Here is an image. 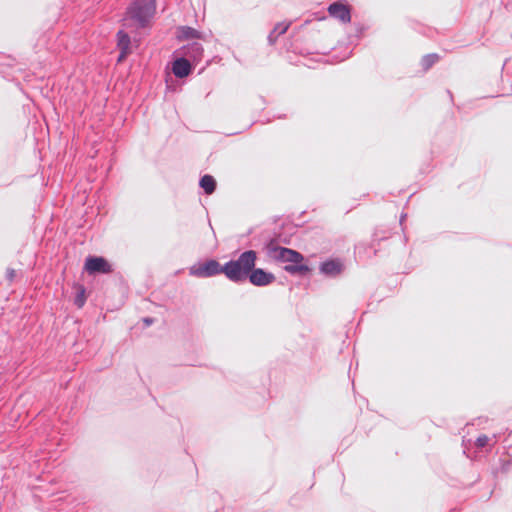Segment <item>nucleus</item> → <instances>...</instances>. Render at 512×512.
<instances>
[{"instance_id": "1", "label": "nucleus", "mask_w": 512, "mask_h": 512, "mask_svg": "<svg viewBox=\"0 0 512 512\" xmlns=\"http://www.w3.org/2000/svg\"><path fill=\"white\" fill-rule=\"evenodd\" d=\"M265 251L269 258L279 262L289 263L284 267V270L290 274L305 275L310 271L307 265L301 263L304 259L301 253L279 246L275 240H270L265 245Z\"/></svg>"}, {"instance_id": "2", "label": "nucleus", "mask_w": 512, "mask_h": 512, "mask_svg": "<svg viewBox=\"0 0 512 512\" xmlns=\"http://www.w3.org/2000/svg\"><path fill=\"white\" fill-rule=\"evenodd\" d=\"M156 11L155 0H134L127 8L123 18V26L126 28H146Z\"/></svg>"}, {"instance_id": "3", "label": "nucleus", "mask_w": 512, "mask_h": 512, "mask_svg": "<svg viewBox=\"0 0 512 512\" xmlns=\"http://www.w3.org/2000/svg\"><path fill=\"white\" fill-rule=\"evenodd\" d=\"M257 253L254 250L242 252L235 260L223 265L222 272L231 282L242 283L247 280L249 273L255 267Z\"/></svg>"}, {"instance_id": "4", "label": "nucleus", "mask_w": 512, "mask_h": 512, "mask_svg": "<svg viewBox=\"0 0 512 512\" xmlns=\"http://www.w3.org/2000/svg\"><path fill=\"white\" fill-rule=\"evenodd\" d=\"M222 268L223 266L218 261L211 259L190 267L189 274L198 278H209L221 273L223 274Z\"/></svg>"}, {"instance_id": "5", "label": "nucleus", "mask_w": 512, "mask_h": 512, "mask_svg": "<svg viewBox=\"0 0 512 512\" xmlns=\"http://www.w3.org/2000/svg\"><path fill=\"white\" fill-rule=\"evenodd\" d=\"M84 268L90 275L109 274L112 272L111 264L101 256H88L85 260Z\"/></svg>"}, {"instance_id": "6", "label": "nucleus", "mask_w": 512, "mask_h": 512, "mask_svg": "<svg viewBox=\"0 0 512 512\" xmlns=\"http://www.w3.org/2000/svg\"><path fill=\"white\" fill-rule=\"evenodd\" d=\"M249 282L257 287H265L272 284L276 277L273 273L262 268H253L247 278Z\"/></svg>"}, {"instance_id": "7", "label": "nucleus", "mask_w": 512, "mask_h": 512, "mask_svg": "<svg viewBox=\"0 0 512 512\" xmlns=\"http://www.w3.org/2000/svg\"><path fill=\"white\" fill-rule=\"evenodd\" d=\"M328 13L331 17L342 23H349L351 21V12L349 7L340 1L330 4L328 7Z\"/></svg>"}, {"instance_id": "8", "label": "nucleus", "mask_w": 512, "mask_h": 512, "mask_svg": "<svg viewBox=\"0 0 512 512\" xmlns=\"http://www.w3.org/2000/svg\"><path fill=\"white\" fill-rule=\"evenodd\" d=\"M319 270L327 277H336L342 273L343 263L339 259L327 260L320 264Z\"/></svg>"}, {"instance_id": "9", "label": "nucleus", "mask_w": 512, "mask_h": 512, "mask_svg": "<svg viewBox=\"0 0 512 512\" xmlns=\"http://www.w3.org/2000/svg\"><path fill=\"white\" fill-rule=\"evenodd\" d=\"M130 44H131L130 36L123 30L118 31L117 46L120 49V55L118 57V62H122L131 53Z\"/></svg>"}, {"instance_id": "10", "label": "nucleus", "mask_w": 512, "mask_h": 512, "mask_svg": "<svg viewBox=\"0 0 512 512\" xmlns=\"http://www.w3.org/2000/svg\"><path fill=\"white\" fill-rule=\"evenodd\" d=\"M192 67L185 57L176 59L172 65V72L178 78H185L191 73Z\"/></svg>"}, {"instance_id": "11", "label": "nucleus", "mask_w": 512, "mask_h": 512, "mask_svg": "<svg viewBox=\"0 0 512 512\" xmlns=\"http://www.w3.org/2000/svg\"><path fill=\"white\" fill-rule=\"evenodd\" d=\"M183 54L193 61H200L203 55V47L199 42L189 43L183 48Z\"/></svg>"}, {"instance_id": "12", "label": "nucleus", "mask_w": 512, "mask_h": 512, "mask_svg": "<svg viewBox=\"0 0 512 512\" xmlns=\"http://www.w3.org/2000/svg\"><path fill=\"white\" fill-rule=\"evenodd\" d=\"M199 185L206 194L210 195L216 189V180L213 176L206 174L201 177Z\"/></svg>"}, {"instance_id": "13", "label": "nucleus", "mask_w": 512, "mask_h": 512, "mask_svg": "<svg viewBox=\"0 0 512 512\" xmlns=\"http://www.w3.org/2000/svg\"><path fill=\"white\" fill-rule=\"evenodd\" d=\"M178 38L180 40L200 39L201 33L192 27L184 26L180 28Z\"/></svg>"}, {"instance_id": "14", "label": "nucleus", "mask_w": 512, "mask_h": 512, "mask_svg": "<svg viewBox=\"0 0 512 512\" xmlns=\"http://www.w3.org/2000/svg\"><path fill=\"white\" fill-rule=\"evenodd\" d=\"M496 443H497L496 435L489 437V436L483 434V435H480L477 437V439L475 441V446L477 448H485V447L492 448Z\"/></svg>"}, {"instance_id": "15", "label": "nucleus", "mask_w": 512, "mask_h": 512, "mask_svg": "<svg viewBox=\"0 0 512 512\" xmlns=\"http://www.w3.org/2000/svg\"><path fill=\"white\" fill-rule=\"evenodd\" d=\"M439 60V56L437 54H427L421 59V66L423 70H429L437 61Z\"/></svg>"}, {"instance_id": "16", "label": "nucleus", "mask_w": 512, "mask_h": 512, "mask_svg": "<svg viewBox=\"0 0 512 512\" xmlns=\"http://www.w3.org/2000/svg\"><path fill=\"white\" fill-rule=\"evenodd\" d=\"M85 301H86V297H85V290L83 287L80 288L79 292L77 293L75 299H74V304L78 307V308H81L84 306L85 304Z\"/></svg>"}, {"instance_id": "17", "label": "nucleus", "mask_w": 512, "mask_h": 512, "mask_svg": "<svg viewBox=\"0 0 512 512\" xmlns=\"http://www.w3.org/2000/svg\"><path fill=\"white\" fill-rule=\"evenodd\" d=\"M289 26H290V23H285V22L277 23L274 27V30L276 31V33L278 35H282L288 30Z\"/></svg>"}, {"instance_id": "18", "label": "nucleus", "mask_w": 512, "mask_h": 512, "mask_svg": "<svg viewBox=\"0 0 512 512\" xmlns=\"http://www.w3.org/2000/svg\"><path fill=\"white\" fill-rule=\"evenodd\" d=\"M15 277H16V271L12 268H8L6 271V279L9 282H12V281H14Z\"/></svg>"}, {"instance_id": "19", "label": "nucleus", "mask_w": 512, "mask_h": 512, "mask_svg": "<svg viewBox=\"0 0 512 512\" xmlns=\"http://www.w3.org/2000/svg\"><path fill=\"white\" fill-rule=\"evenodd\" d=\"M280 35H278L276 33V31L273 29L270 34L268 35V42L269 44L273 45L276 41H277V38L279 37Z\"/></svg>"}, {"instance_id": "20", "label": "nucleus", "mask_w": 512, "mask_h": 512, "mask_svg": "<svg viewBox=\"0 0 512 512\" xmlns=\"http://www.w3.org/2000/svg\"><path fill=\"white\" fill-rule=\"evenodd\" d=\"M143 322H144L145 326H150L154 323V319L150 318V317H146L143 319Z\"/></svg>"}, {"instance_id": "21", "label": "nucleus", "mask_w": 512, "mask_h": 512, "mask_svg": "<svg viewBox=\"0 0 512 512\" xmlns=\"http://www.w3.org/2000/svg\"><path fill=\"white\" fill-rule=\"evenodd\" d=\"M405 216H406V215H402V216H401L400 223H402V221L404 220Z\"/></svg>"}]
</instances>
